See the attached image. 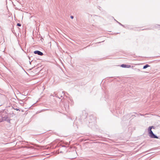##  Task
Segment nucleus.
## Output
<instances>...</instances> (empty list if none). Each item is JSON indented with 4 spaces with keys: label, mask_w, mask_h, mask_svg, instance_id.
I'll return each mask as SVG.
<instances>
[{
    "label": "nucleus",
    "mask_w": 160,
    "mask_h": 160,
    "mask_svg": "<svg viewBox=\"0 0 160 160\" xmlns=\"http://www.w3.org/2000/svg\"><path fill=\"white\" fill-rule=\"evenodd\" d=\"M152 128H154V127L153 126H150L149 127L148 130L149 134L152 132L151 130Z\"/></svg>",
    "instance_id": "nucleus-4"
},
{
    "label": "nucleus",
    "mask_w": 160,
    "mask_h": 160,
    "mask_svg": "<svg viewBox=\"0 0 160 160\" xmlns=\"http://www.w3.org/2000/svg\"><path fill=\"white\" fill-rule=\"evenodd\" d=\"M131 67V66L129 65H127V66H126V68H129L130 67Z\"/></svg>",
    "instance_id": "nucleus-8"
},
{
    "label": "nucleus",
    "mask_w": 160,
    "mask_h": 160,
    "mask_svg": "<svg viewBox=\"0 0 160 160\" xmlns=\"http://www.w3.org/2000/svg\"><path fill=\"white\" fill-rule=\"evenodd\" d=\"M34 54H38V55L40 56H42L43 55V53L37 50L34 51Z\"/></svg>",
    "instance_id": "nucleus-3"
},
{
    "label": "nucleus",
    "mask_w": 160,
    "mask_h": 160,
    "mask_svg": "<svg viewBox=\"0 0 160 160\" xmlns=\"http://www.w3.org/2000/svg\"><path fill=\"white\" fill-rule=\"evenodd\" d=\"M127 66V65L126 64H122L121 65V67L122 68H126Z\"/></svg>",
    "instance_id": "nucleus-6"
},
{
    "label": "nucleus",
    "mask_w": 160,
    "mask_h": 160,
    "mask_svg": "<svg viewBox=\"0 0 160 160\" xmlns=\"http://www.w3.org/2000/svg\"><path fill=\"white\" fill-rule=\"evenodd\" d=\"M17 25L18 26H21V24L19 23H18L17 24Z\"/></svg>",
    "instance_id": "nucleus-9"
},
{
    "label": "nucleus",
    "mask_w": 160,
    "mask_h": 160,
    "mask_svg": "<svg viewBox=\"0 0 160 160\" xmlns=\"http://www.w3.org/2000/svg\"><path fill=\"white\" fill-rule=\"evenodd\" d=\"M149 135L150 138H158V136L155 135L153 132L150 133L149 134Z\"/></svg>",
    "instance_id": "nucleus-2"
},
{
    "label": "nucleus",
    "mask_w": 160,
    "mask_h": 160,
    "mask_svg": "<svg viewBox=\"0 0 160 160\" xmlns=\"http://www.w3.org/2000/svg\"><path fill=\"white\" fill-rule=\"evenodd\" d=\"M14 109L16 110L17 111L19 110V109H18L17 108H14Z\"/></svg>",
    "instance_id": "nucleus-11"
},
{
    "label": "nucleus",
    "mask_w": 160,
    "mask_h": 160,
    "mask_svg": "<svg viewBox=\"0 0 160 160\" xmlns=\"http://www.w3.org/2000/svg\"><path fill=\"white\" fill-rule=\"evenodd\" d=\"M149 67V66L148 64H146L143 67V69H145L148 67Z\"/></svg>",
    "instance_id": "nucleus-5"
},
{
    "label": "nucleus",
    "mask_w": 160,
    "mask_h": 160,
    "mask_svg": "<svg viewBox=\"0 0 160 160\" xmlns=\"http://www.w3.org/2000/svg\"><path fill=\"white\" fill-rule=\"evenodd\" d=\"M120 25H121L122 26H123V25L121 24V23H120V22L117 21Z\"/></svg>",
    "instance_id": "nucleus-10"
},
{
    "label": "nucleus",
    "mask_w": 160,
    "mask_h": 160,
    "mask_svg": "<svg viewBox=\"0 0 160 160\" xmlns=\"http://www.w3.org/2000/svg\"><path fill=\"white\" fill-rule=\"evenodd\" d=\"M70 18H71V19H73V16H72L70 17Z\"/></svg>",
    "instance_id": "nucleus-12"
},
{
    "label": "nucleus",
    "mask_w": 160,
    "mask_h": 160,
    "mask_svg": "<svg viewBox=\"0 0 160 160\" xmlns=\"http://www.w3.org/2000/svg\"><path fill=\"white\" fill-rule=\"evenodd\" d=\"M2 118L4 121H6L10 123L11 119L7 116L2 117Z\"/></svg>",
    "instance_id": "nucleus-1"
},
{
    "label": "nucleus",
    "mask_w": 160,
    "mask_h": 160,
    "mask_svg": "<svg viewBox=\"0 0 160 160\" xmlns=\"http://www.w3.org/2000/svg\"><path fill=\"white\" fill-rule=\"evenodd\" d=\"M4 121L3 118L2 117L0 119V122H2Z\"/></svg>",
    "instance_id": "nucleus-7"
}]
</instances>
